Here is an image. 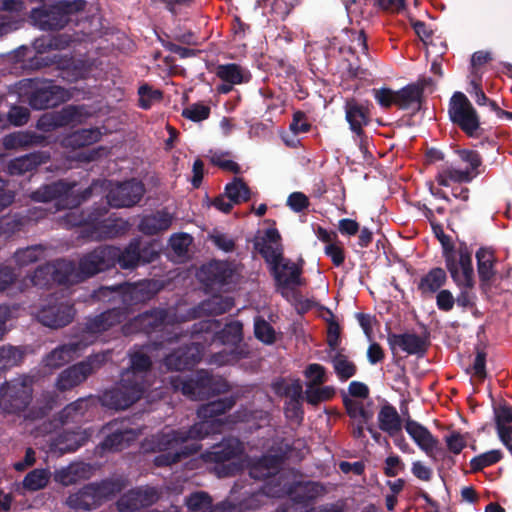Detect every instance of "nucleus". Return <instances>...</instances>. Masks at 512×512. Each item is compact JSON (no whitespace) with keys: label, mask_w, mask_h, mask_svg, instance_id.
Wrapping results in <instances>:
<instances>
[{"label":"nucleus","mask_w":512,"mask_h":512,"mask_svg":"<svg viewBox=\"0 0 512 512\" xmlns=\"http://www.w3.org/2000/svg\"><path fill=\"white\" fill-rule=\"evenodd\" d=\"M142 393L143 389L138 384L132 386L122 384L121 388L106 392L103 396V402L115 409H126L137 401Z\"/></svg>","instance_id":"17"},{"label":"nucleus","mask_w":512,"mask_h":512,"mask_svg":"<svg viewBox=\"0 0 512 512\" xmlns=\"http://www.w3.org/2000/svg\"><path fill=\"white\" fill-rule=\"evenodd\" d=\"M31 380L27 377L4 383L0 388V408L4 413L21 412L31 399Z\"/></svg>","instance_id":"4"},{"label":"nucleus","mask_w":512,"mask_h":512,"mask_svg":"<svg viewBox=\"0 0 512 512\" xmlns=\"http://www.w3.org/2000/svg\"><path fill=\"white\" fill-rule=\"evenodd\" d=\"M200 357L199 345L192 344L191 346L181 347L173 354L167 356L165 365L168 369L182 370L194 365L199 361Z\"/></svg>","instance_id":"22"},{"label":"nucleus","mask_w":512,"mask_h":512,"mask_svg":"<svg viewBox=\"0 0 512 512\" xmlns=\"http://www.w3.org/2000/svg\"><path fill=\"white\" fill-rule=\"evenodd\" d=\"M112 492L109 488L108 483L101 485H89L81 489L80 491L71 494L66 503L73 509L90 510L95 508L103 498L109 496Z\"/></svg>","instance_id":"11"},{"label":"nucleus","mask_w":512,"mask_h":512,"mask_svg":"<svg viewBox=\"0 0 512 512\" xmlns=\"http://www.w3.org/2000/svg\"><path fill=\"white\" fill-rule=\"evenodd\" d=\"M476 259L480 279L485 282L491 281L495 275L494 252L488 248H480L476 253Z\"/></svg>","instance_id":"32"},{"label":"nucleus","mask_w":512,"mask_h":512,"mask_svg":"<svg viewBox=\"0 0 512 512\" xmlns=\"http://www.w3.org/2000/svg\"><path fill=\"white\" fill-rule=\"evenodd\" d=\"M335 395V388L332 386H308L305 390V397L308 403L317 405L320 402L328 401Z\"/></svg>","instance_id":"46"},{"label":"nucleus","mask_w":512,"mask_h":512,"mask_svg":"<svg viewBox=\"0 0 512 512\" xmlns=\"http://www.w3.org/2000/svg\"><path fill=\"white\" fill-rule=\"evenodd\" d=\"M172 215L166 211H160L156 214L144 217L141 220L139 229L146 234H155L166 230L172 223Z\"/></svg>","instance_id":"30"},{"label":"nucleus","mask_w":512,"mask_h":512,"mask_svg":"<svg viewBox=\"0 0 512 512\" xmlns=\"http://www.w3.org/2000/svg\"><path fill=\"white\" fill-rule=\"evenodd\" d=\"M214 449L211 455L215 461L229 460L242 451L241 444L237 439H230Z\"/></svg>","instance_id":"47"},{"label":"nucleus","mask_w":512,"mask_h":512,"mask_svg":"<svg viewBox=\"0 0 512 512\" xmlns=\"http://www.w3.org/2000/svg\"><path fill=\"white\" fill-rule=\"evenodd\" d=\"M465 168L447 166L438 172L436 177L437 184L441 187H451L453 184L468 183L472 181L480 172L478 168L481 166V157L475 151L462 150L458 152Z\"/></svg>","instance_id":"3"},{"label":"nucleus","mask_w":512,"mask_h":512,"mask_svg":"<svg viewBox=\"0 0 512 512\" xmlns=\"http://www.w3.org/2000/svg\"><path fill=\"white\" fill-rule=\"evenodd\" d=\"M117 250L113 247H103L85 256L79 264L81 277H89L113 265Z\"/></svg>","instance_id":"13"},{"label":"nucleus","mask_w":512,"mask_h":512,"mask_svg":"<svg viewBox=\"0 0 512 512\" xmlns=\"http://www.w3.org/2000/svg\"><path fill=\"white\" fill-rule=\"evenodd\" d=\"M182 115L194 122L207 119L210 115V108L201 103H194L183 109Z\"/></svg>","instance_id":"52"},{"label":"nucleus","mask_w":512,"mask_h":512,"mask_svg":"<svg viewBox=\"0 0 512 512\" xmlns=\"http://www.w3.org/2000/svg\"><path fill=\"white\" fill-rule=\"evenodd\" d=\"M80 342H72L67 345H63L53 350L44 360L45 366L50 368H57L72 358V354H75L80 350Z\"/></svg>","instance_id":"31"},{"label":"nucleus","mask_w":512,"mask_h":512,"mask_svg":"<svg viewBox=\"0 0 512 512\" xmlns=\"http://www.w3.org/2000/svg\"><path fill=\"white\" fill-rule=\"evenodd\" d=\"M73 310L69 304L60 303L43 307L38 313V320L45 326L58 328L70 323Z\"/></svg>","instance_id":"18"},{"label":"nucleus","mask_w":512,"mask_h":512,"mask_svg":"<svg viewBox=\"0 0 512 512\" xmlns=\"http://www.w3.org/2000/svg\"><path fill=\"white\" fill-rule=\"evenodd\" d=\"M43 253L44 250L41 246H31L17 250L14 254V259L16 264L22 267L38 261L43 256Z\"/></svg>","instance_id":"49"},{"label":"nucleus","mask_w":512,"mask_h":512,"mask_svg":"<svg viewBox=\"0 0 512 512\" xmlns=\"http://www.w3.org/2000/svg\"><path fill=\"white\" fill-rule=\"evenodd\" d=\"M81 121V113L77 107L69 106L59 113L44 114L38 121V127L44 131Z\"/></svg>","instance_id":"20"},{"label":"nucleus","mask_w":512,"mask_h":512,"mask_svg":"<svg viewBox=\"0 0 512 512\" xmlns=\"http://www.w3.org/2000/svg\"><path fill=\"white\" fill-rule=\"evenodd\" d=\"M232 405L233 401L231 399L212 401L198 410L201 421L189 431L166 428L161 432L154 446L144 444V449L161 452L154 460L157 466L176 463L198 450L199 447L195 440L204 438L210 433L223 431L225 424L223 419L218 416L230 409Z\"/></svg>","instance_id":"1"},{"label":"nucleus","mask_w":512,"mask_h":512,"mask_svg":"<svg viewBox=\"0 0 512 512\" xmlns=\"http://www.w3.org/2000/svg\"><path fill=\"white\" fill-rule=\"evenodd\" d=\"M76 186L64 182L53 183L33 193V199L39 202L57 200L58 208H72L80 203V197Z\"/></svg>","instance_id":"8"},{"label":"nucleus","mask_w":512,"mask_h":512,"mask_svg":"<svg viewBox=\"0 0 512 512\" xmlns=\"http://www.w3.org/2000/svg\"><path fill=\"white\" fill-rule=\"evenodd\" d=\"M280 463L279 456H265L251 466L249 473L255 479L267 478L277 473Z\"/></svg>","instance_id":"33"},{"label":"nucleus","mask_w":512,"mask_h":512,"mask_svg":"<svg viewBox=\"0 0 512 512\" xmlns=\"http://www.w3.org/2000/svg\"><path fill=\"white\" fill-rule=\"evenodd\" d=\"M81 6V1H60L50 8L33 9L31 20L42 30L61 28L68 22V15L81 9Z\"/></svg>","instance_id":"5"},{"label":"nucleus","mask_w":512,"mask_h":512,"mask_svg":"<svg viewBox=\"0 0 512 512\" xmlns=\"http://www.w3.org/2000/svg\"><path fill=\"white\" fill-rule=\"evenodd\" d=\"M47 42V46L51 50H60L65 48L69 43V38L65 35L56 36L50 39H40L36 41V47L44 46Z\"/></svg>","instance_id":"64"},{"label":"nucleus","mask_w":512,"mask_h":512,"mask_svg":"<svg viewBox=\"0 0 512 512\" xmlns=\"http://www.w3.org/2000/svg\"><path fill=\"white\" fill-rule=\"evenodd\" d=\"M21 354L16 348L1 347L0 348V372L18 364Z\"/></svg>","instance_id":"54"},{"label":"nucleus","mask_w":512,"mask_h":512,"mask_svg":"<svg viewBox=\"0 0 512 512\" xmlns=\"http://www.w3.org/2000/svg\"><path fill=\"white\" fill-rule=\"evenodd\" d=\"M139 97L140 106L144 109H148L153 102L160 100L161 92L153 90L148 86H141L139 88Z\"/></svg>","instance_id":"57"},{"label":"nucleus","mask_w":512,"mask_h":512,"mask_svg":"<svg viewBox=\"0 0 512 512\" xmlns=\"http://www.w3.org/2000/svg\"><path fill=\"white\" fill-rule=\"evenodd\" d=\"M404 467V463L398 456L391 455L385 460L384 472L387 476L394 477L404 470Z\"/></svg>","instance_id":"61"},{"label":"nucleus","mask_w":512,"mask_h":512,"mask_svg":"<svg viewBox=\"0 0 512 512\" xmlns=\"http://www.w3.org/2000/svg\"><path fill=\"white\" fill-rule=\"evenodd\" d=\"M374 97L378 104L382 107H390L395 104L398 105L397 91H392L388 88L374 89Z\"/></svg>","instance_id":"56"},{"label":"nucleus","mask_w":512,"mask_h":512,"mask_svg":"<svg viewBox=\"0 0 512 512\" xmlns=\"http://www.w3.org/2000/svg\"><path fill=\"white\" fill-rule=\"evenodd\" d=\"M377 418L379 428L390 436H395L402 429L401 418L397 410L391 405L382 406Z\"/></svg>","instance_id":"29"},{"label":"nucleus","mask_w":512,"mask_h":512,"mask_svg":"<svg viewBox=\"0 0 512 512\" xmlns=\"http://www.w3.org/2000/svg\"><path fill=\"white\" fill-rule=\"evenodd\" d=\"M206 305L209 306L207 310H209L211 313L221 314L230 310V308L233 306V303L228 298L222 299L220 297H213L208 301Z\"/></svg>","instance_id":"62"},{"label":"nucleus","mask_w":512,"mask_h":512,"mask_svg":"<svg viewBox=\"0 0 512 512\" xmlns=\"http://www.w3.org/2000/svg\"><path fill=\"white\" fill-rule=\"evenodd\" d=\"M330 357L334 371L341 381H346L355 375L356 366L347 355L337 351Z\"/></svg>","instance_id":"38"},{"label":"nucleus","mask_w":512,"mask_h":512,"mask_svg":"<svg viewBox=\"0 0 512 512\" xmlns=\"http://www.w3.org/2000/svg\"><path fill=\"white\" fill-rule=\"evenodd\" d=\"M286 417L296 423H299L303 417L301 400H289L285 407Z\"/></svg>","instance_id":"63"},{"label":"nucleus","mask_w":512,"mask_h":512,"mask_svg":"<svg viewBox=\"0 0 512 512\" xmlns=\"http://www.w3.org/2000/svg\"><path fill=\"white\" fill-rule=\"evenodd\" d=\"M395 344L409 354L418 353L422 349V341L418 336L412 334L396 336Z\"/></svg>","instance_id":"51"},{"label":"nucleus","mask_w":512,"mask_h":512,"mask_svg":"<svg viewBox=\"0 0 512 512\" xmlns=\"http://www.w3.org/2000/svg\"><path fill=\"white\" fill-rule=\"evenodd\" d=\"M306 378V388L308 386L322 385L327 380L325 368L317 363H313L307 366L304 371Z\"/></svg>","instance_id":"50"},{"label":"nucleus","mask_w":512,"mask_h":512,"mask_svg":"<svg viewBox=\"0 0 512 512\" xmlns=\"http://www.w3.org/2000/svg\"><path fill=\"white\" fill-rule=\"evenodd\" d=\"M143 193V185L139 181L132 180L111 188L107 200L112 207H129L136 204Z\"/></svg>","instance_id":"12"},{"label":"nucleus","mask_w":512,"mask_h":512,"mask_svg":"<svg viewBox=\"0 0 512 512\" xmlns=\"http://www.w3.org/2000/svg\"><path fill=\"white\" fill-rule=\"evenodd\" d=\"M422 94V88L418 85H408L397 91L398 106L410 108L418 105Z\"/></svg>","instance_id":"44"},{"label":"nucleus","mask_w":512,"mask_h":512,"mask_svg":"<svg viewBox=\"0 0 512 512\" xmlns=\"http://www.w3.org/2000/svg\"><path fill=\"white\" fill-rule=\"evenodd\" d=\"M225 194L234 204H238L249 198V189L241 179H235L226 185Z\"/></svg>","instance_id":"48"},{"label":"nucleus","mask_w":512,"mask_h":512,"mask_svg":"<svg viewBox=\"0 0 512 512\" xmlns=\"http://www.w3.org/2000/svg\"><path fill=\"white\" fill-rule=\"evenodd\" d=\"M275 280L283 296H288L289 291L302 284L300 268L290 260L284 259L271 267Z\"/></svg>","instance_id":"15"},{"label":"nucleus","mask_w":512,"mask_h":512,"mask_svg":"<svg viewBox=\"0 0 512 512\" xmlns=\"http://www.w3.org/2000/svg\"><path fill=\"white\" fill-rule=\"evenodd\" d=\"M19 90L34 109L53 107L71 98L68 90L48 80L25 79L20 82Z\"/></svg>","instance_id":"2"},{"label":"nucleus","mask_w":512,"mask_h":512,"mask_svg":"<svg viewBox=\"0 0 512 512\" xmlns=\"http://www.w3.org/2000/svg\"><path fill=\"white\" fill-rule=\"evenodd\" d=\"M449 115L468 134H473L479 127L476 111L463 93L457 92L451 98Z\"/></svg>","instance_id":"9"},{"label":"nucleus","mask_w":512,"mask_h":512,"mask_svg":"<svg viewBox=\"0 0 512 512\" xmlns=\"http://www.w3.org/2000/svg\"><path fill=\"white\" fill-rule=\"evenodd\" d=\"M157 499L156 491L152 488H139L132 490L118 501L120 511H132L150 505Z\"/></svg>","instance_id":"23"},{"label":"nucleus","mask_w":512,"mask_h":512,"mask_svg":"<svg viewBox=\"0 0 512 512\" xmlns=\"http://www.w3.org/2000/svg\"><path fill=\"white\" fill-rule=\"evenodd\" d=\"M91 469V466L88 464L73 463L57 470L54 474V479L62 485H71L80 479L88 478L91 474Z\"/></svg>","instance_id":"27"},{"label":"nucleus","mask_w":512,"mask_h":512,"mask_svg":"<svg viewBox=\"0 0 512 512\" xmlns=\"http://www.w3.org/2000/svg\"><path fill=\"white\" fill-rule=\"evenodd\" d=\"M32 142V140L24 133L17 132L10 135H7L3 139V145L7 149H13L20 146H24Z\"/></svg>","instance_id":"60"},{"label":"nucleus","mask_w":512,"mask_h":512,"mask_svg":"<svg viewBox=\"0 0 512 512\" xmlns=\"http://www.w3.org/2000/svg\"><path fill=\"white\" fill-rule=\"evenodd\" d=\"M257 246L260 253L271 267L284 260L282 257L280 234L276 229L271 228L266 230L264 236L257 243Z\"/></svg>","instance_id":"19"},{"label":"nucleus","mask_w":512,"mask_h":512,"mask_svg":"<svg viewBox=\"0 0 512 512\" xmlns=\"http://www.w3.org/2000/svg\"><path fill=\"white\" fill-rule=\"evenodd\" d=\"M216 73L221 80L232 85L247 82L250 78V74L236 64L220 65Z\"/></svg>","instance_id":"36"},{"label":"nucleus","mask_w":512,"mask_h":512,"mask_svg":"<svg viewBox=\"0 0 512 512\" xmlns=\"http://www.w3.org/2000/svg\"><path fill=\"white\" fill-rule=\"evenodd\" d=\"M50 472L46 469H35L28 473L23 480V487L29 491L43 489L48 484Z\"/></svg>","instance_id":"43"},{"label":"nucleus","mask_w":512,"mask_h":512,"mask_svg":"<svg viewBox=\"0 0 512 512\" xmlns=\"http://www.w3.org/2000/svg\"><path fill=\"white\" fill-rule=\"evenodd\" d=\"M345 406L350 417L360 424H365L372 418L373 414L365 407L363 400L348 398L345 399Z\"/></svg>","instance_id":"45"},{"label":"nucleus","mask_w":512,"mask_h":512,"mask_svg":"<svg viewBox=\"0 0 512 512\" xmlns=\"http://www.w3.org/2000/svg\"><path fill=\"white\" fill-rule=\"evenodd\" d=\"M186 505L193 512H223L224 504L211 509V499L205 492H196L191 494Z\"/></svg>","instance_id":"40"},{"label":"nucleus","mask_w":512,"mask_h":512,"mask_svg":"<svg viewBox=\"0 0 512 512\" xmlns=\"http://www.w3.org/2000/svg\"><path fill=\"white\" fill-rule=\"evenodd\" d=\"M255 336L265 344H272L276 339L274 329L264 320H256L254 325Z\"/></svg>","instance_id":"53"},{"label":"nucleus","mask_w":512,"mask_h":512,"mask_svg":"<svg viewBox=\"0 0 512 512\" xmlns=\"http://www.w3.org/2000/svg\"><path fill=\"white\" fill-rule=\"evenodd\" d=\"M345 118L349 123L350 130L355 134L361 151L366 150L367 138L364 136L363 127L370 122L369 109L366 105L355 99H348L344 106Z\"/></svg>","instance_id":"10"},{"label":"nucleus","mask_w":512,"mask_h":512,"mask_svg":"<svg viewBox=\"0 0 512 512\" xmlns=\"http://www.w3.org/2000/svg\"><path fill=\"white\" fill-rule=\"evenodd\" d=\"M42 162H44L42 154L26 155L12 160L8 165V172L11 175H20L33 170Z\"/></svg>","instance_id":"37"},{"label":"nucleus","mask_w":512,"mask_h":512,"mask_svg":"<svg viewBox=\"0 0 512 512\" xmlns=\"http://www.w3.org/2000/svg\"><path fill=\"white\" fill-rule=\"evenodd\" d=\"M157 251L152 248L150 257H145L144 255H140L136 249V247H129L125 252H123L121 255L117 253L116 258H118V261L122 268L129 269L133 268L138 263L143 260V262H150L153 260V258L156 256Z\"/></svg>","instance_id":"42"},{"label":"nucleus","mask_w":512,"mask_h":512,"mask_svg":"<svg viewBox=\"0 0 512 512\" xmlns=\"http://www.w3.org/2000/svg\"><path fill=\"white\" fill-rule=\"evenodd\" d=\"M175 390H180L184 395L192 399H203L211 393H220L225 391L227 383L220 378H213L207 372L201 371L196 379L183 381L180 378L171 380Z\"/></svg>","instance_id":"6"},{"label":"nucleus","mask_w":512,"mask_h":512,"mask_svg":"<svg viewBox=\"0 0 512 512\" xmlns=\"http://www.w3.org/2000/svg\"><path fill=\"white\" fill-rule=\"evenodd\" d=\"M445 264L452 279L458 286L471 287L473 285L474 270L471 252L467 246L460 244L455 251H448Z\"/></svg>","instance_id":"7"},{"label":"nucleus","mask_w":512,"mask_h":512,"mask_svg":"<svg viewBox=\"0 0 512 512\" xmlns=\"http://www.w3.org/2000/svg\"><path fill=\"white\" fill-rule=\"evenodd\" d=\"M502 457L499 450H491L483 453L471 460V466L474 470H481L484 467L490 466L498 462Z\"/></svg>","instance_id":"55"},{"label":"nucleus","mask_w":512,"mask_h":512,"mask_svg":"<svg viewBox=\"0 0 512 512\" xmlns=\"http://www.w3.org/2000/svg\"><path fill=\"white\" fill-rule=\"evenodd\" d=\"M121 318V311L113 309L105 313H102L101 315L90 320L83 332L82 337L85 339V343L83 344V346H87L93 343L98 338V335L100 333L108 330L115 324L119 323L121 321Z\"/></svg>","instance_id":"16"},{"label":"nucleus","mask_w":512,"mask_h":512,"mask_svg":"<svg viewBox=\"0 0 512 512\" xmlns=\"http://www.w3.org/2000/svg\"><path fill=\"white\" fill-rule=\"evenodd\" d=\"M287 205L295 212H301L309 205L308 197L301 192H293L287 199Z\"/></svg>","instance_id":"59"},{"label":"nucleus","mask_w":512,"mask_h":512,"mask_svg":"<svg viewBox=\"0 0 512 512\" xmlns=\"http://www.w3.org/2000/svg\"><path fill=\"white\" fill-rule=\"evenodd\" d=\"M446 273L442 268H434L420 281L419 289L423 293H433L444 285Z\"/></svg>","instance_id":"41"},{"label":"nucleus","mask_w":512,"mask_h":512,"mask_svg":"<svg viewBox=\"0 0 512 512\" xmlns=\"http://www.w3.org/2000/svg\"><path fill=\"white\" fill-rule=\"evenodd\" d=\"M230 276L228 265L225 262L213 261L204 265L198 272V278L206 285L225 284Z\"/></svg>","instance_id":"26"},{"label":"nucleus","mask_w":512,"mask_h":512,"mask_svg":"<svg viewBox=\"0 0 512 512\" xmlns=\"http://www.w3.org/2000/svg\"><path fill=\"white\" fill-rule=\"evenodd\" d=\"M191 244V237L187 234H175L170 238V245L178 256H183Z\"/></svg>","instance_id":"58"},{"label":"nucleus","mask_w":512,"mask_h":512,"mask_svg":"<svg viewBox=\"0 0 512 512\" xmlns=\"http://www.w3.org/2000/svg\"><path fill=\"white\" fill-rule=\"evenodd\" d=\"M80 224H84L92 228V230L90 231V237L94 239L113 237L119 232V230L117 229L118 225L114 221H112L111 219L100 220L99 217L95 215H90L84 223H73V225Z\"/></svg>","instance_id":"28"},{"label":"nucleus","mask_w":512,"mask_h":512,"mask_svg":"<svg viewBox=\"0 0 512 512\" xmlns=\"http://www.w3.org/2000/svg\"><path fill=\"white\" fill-rule=\"evenodd\" d=\"M174 316L163 310H155L150 313L140 315L135 319V325L139 326L145 332H150L162 327L163 330L168 331L169 326L174 322Z\"/></svg>","instance_id":"25"},{"label":"nucleus","mask_w":512,"mask_h":512,"mask_svg":"<svg viewBox=\"0 0 512 512\" xmlns=\"http://www.w3.org/2000/svg\"><path fill=\"white\" fill-rule=\"evenodd\" d=\"M497 434L503 445L512 452V408L499 404L494 408Z\"/></svg>","instance_id":"21"},{"label":"nucleus","mask_w":512,"mask_h":512,"mask_svg":"<svg viewBox=\"0 0 512 512\" xmlns=\"http://www.w3.org/2000/svg\"><path fill=\"white\" fill-rule=\"evenodd\" d=\"M101 137V132L97 128L78 130L63 140L65 147H82L93 144Z\"/></svg>","instance_id":"34"},{"label":"nucleus","mask_w":512,"mask_h":512,"mask_svg":"<svg viewBox=\"0 0 512 512\" xmlns=\"http://www.w3.org/2000/svg\"><path fill=\"white\" fill-rule=\"evenodd\" d=\"M92 370L93 366L91 360L66 369L60 374L57 380L58 389L64 391L73 388L83 382Z\"/></svg>","instance_id":"24"},{"label":"nucleus","mask_w":512,"mask_h":512,"mask_svg":"<svg viewBox=\"0 0 512 512\" xmlns=\"http://www.w3.org/2000/svg\"><path fill=\"white\" fill-rule=\"evenodd\" d=\"M135 438L136 433L131 429L115 430L111 435L106 437V439L102 443V446L104 450H121Z\"/></svg>","instance_id":"39"},{"label":"nucleus","mask_w":512,"mask_h":512,"mask_svg":"<svg viewBox=\"0 0 512 512\" xmlns=\"http://www.w3.org/2000/svg\"><path fill=\"white\" fill-rule=\"evenodd\" d=\"M405 430L414 443L433 461L437 458L439 441L422 424L412 419L405 421Z\"/></svg>","instance_id":"14"},{"label":"nucleus","mask_w":512,"mask_h":512,"mask_svg":"<svg viewBox=\"0 0 512 512\" xmlns=\"http://www.w3.org/2000/svg\"><path fill=\"white\" fill-rule=\"evenodd\" d=\"M152 349H156V347L147 346L131 354V371L123 374V382L126 383L131 375L136 377L138 372L145 371L150 367L151 360L148 353Z\"/></svg>","instance_id":"35"}]
</instances>
